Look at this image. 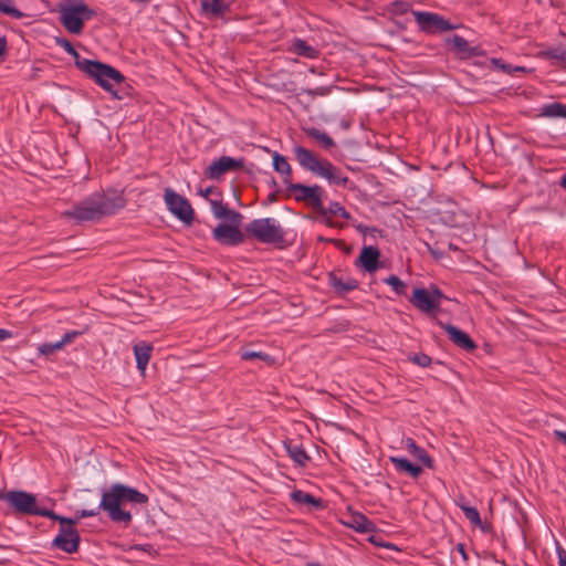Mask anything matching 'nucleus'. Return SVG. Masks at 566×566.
Here are the masks:
<instances>
[{
  "label": "nucleus",
  "instance_id": "3",
  "mask_svg": "<svg viewBox=\"0 0 566 566\" xmlns=\"http://www.w3.org/2000/svg\"><path fill=\"white\" fill-rule=\"evenodd\" d=\"M124 207L125 199L122 196L109 197L104 191H95L75 202L62 216L77 223L98 221L104 217L115 214Z\"/></svg>",
  "mask_w": 566,
  "mask_h": 566
},
{
  "label": "nucleus",
  "instance_id": "25",
  "mask_svg": "<svg viewBox=\"0 0 566 566\" xmlns=\"http://www.w3.org/2000/svg\"><path fill=\"white\" fill-rule=\"evenodd\" d=\"M153 350V346L145 342H140L134 345V354L136 357L137 368L140 371H144L149 363L150 353Z\"/></svg>",
  "mask_w": 566,
  "mask_h": 566
},
{
  "label": "nucleus",
  "instance_id": "49",
  "mask_svg": "<svg viewBox=\"0 0 566 566\" xmlns=\"http://www.w3.org/2000/svg\"><path fill=\"white\" fill-rule=\"evenodd\" d=\"M11 337H12V332L4 329V328H0V342H3Z\"/></svg>",
  "mask_w": 566,
  "mask_h": 566
},
{
  "label": "nucleus",
  "instance_id": "39",
  "mask_svg": "<svg viewBox=\"0 0 566 566\" xmlns=\"http://www.w3.org/2000/svg\"><path fill=\"white\" fill-rule=\"evenodd\" d=\"M391 12L396 14H405L411 10V4L407 1L396 0L391 2Z\"/></svg>",
  "mask_w": 566,
  "mask_h": 566
},
{
  "label": "nucleus",
  "instance_id": "29",
  "mask_svg": "<svg viewBox=\"0 0 566 566\" xmlns=\"http://www.w3.org/2000/svg\"><path fill=\"white\" fill-rule=\"evenodd\" d=\"M273 168L276 172L284 176V179L290 180L292 168L289 164L287 159L280 155L279 153L274 151L273 154Z\"/></svg>",
  "mask_w": 566,
  "mask_h": 566
},
{
  "label": "nucleus",
  "instance_id": "20",
  "mask_svg": "<svg viewBox=\"0 0 566 566\" xmlns=\"http://www.w3.org/2000/svg\"><path fill=\"white\" fill-rule=\"evenodd\" d=\"M210 203L216 218L226 219L230 223H241L242 214L230 209L228 205H224L221 200H210Z\"/></svg>",
  "mask_w": 566,
  "mask_h": 566
},
{
  "label": "nucleus",
  "instance_id": "35",
  "mask_svg": "<svg viewBox=\"0 0 566 566\" xmlns=\"http://www.w3.org/2000/svg\"><path fill=\"white\" fill-rule=\"evenodd\" d=\"M0 12L13 19H22L24 17V14L14 7L13 0H0Z\"/></svg>",
  "mask_w": 566,
  "mask_h": 566
},
{
  "label": "nucleus",
  "instance_id": "28",
  "mask_svg": "<svg viewBox=\"0 0 566 566\" xmlns=\"http://www.w3.org/2000/svg\"><path fill=\"white\" fill-rule=\"evenodd\" d=\"M291 499L298 504H310L315 509L323 507L322 499L315 497L310 493L303 492L301 490H295L291 493Z\"/></svg>",
  "mask_w": 566,
  "mask_h": 566
},
{
  "label": "nucleus",
  "instance_id": "40",
  "mask_svg": "<svg viewBox=\"0 0 566 566\" xmlns=\"http://www.w3.org/2000/svg\"><path fill=\"white\" fill-rule=\"evenodd\" d=\"M332 88L328 86H318L315 88H303L302 93L306 94L307 96L315 97V96H326L331 93Z\"/></svg>",
  "mask_w": 566,
  "mask_h": 566
},
{
  "label": "nucleus",
  "instance_id": "45",
  "mask_svg": "<svg viewBox=\"0 0 566 566\" xmlns=\"http://www.w3.org/2000/svg\"><path fill=\"white\" fill-rule=\"evenodd\" d=\"M455 549L461 555V557L465 564L469 559L468 553L465 551V545L463 543H459V544H457Z\"/></svg>",
  "mask_w": 566,
  "mask_h": 566
},
{
  "label": "nucleus",
  "instance_id": "10",
  "mask_svg": "<svg viewBox=\"0 0 566 566\" xmlns=\"http://www.w3.org/2000/svg\"><path fill=\"white\" fill-rule=\"evenodd\" d=\"M81 536L78 531L73 526H60L59 533L52 542V546L64 553L73 554L78 551Z\"/></svg>",
  "mask_w": 566,
  "mask_h": 566
},
{
  "label": "nucleus",
  "instance_id": "13",
  "mask_svg": "<svg viewBox=\"0 0 566 566\" xmlns=\"http://www.w3.org/2000/svg\"><path fill=\"white\" fill-rule=\"evenodd\" d=\"M293 154L303 169L315 176L318 175L323 167V159H319L313 151L303 146H295L293 148Z\"/></svg>",
  "mask_w": 566,
  "mask_h": 566
},
{
  "label": "nucleus",
  "instance_id": "26",
  "mask_svg": "<svg viewBox=\"0 0 566 566\" xmlns=\"http://www.w3.org/2000/svg\"><path fill=\"white\" fill-rule=\"evenodd\" d=\"M390 461L398 471L407 472L412 478H418L422 473L421 467L413 464L406 458L392 457L390 458Z\"/></svg>",
  "mask_w": 566,
  "mask_h": 566
},
{
  "label": "nucleus",
  "instance_id": "47",
  "mask_svg": "<svg viewBox=\"0 0 566 566\" xmlns=\"http://www.w3.org/2000/svg\"><path fill=\"white\" fill-rule=\"evenodd\" d=\"M557 554H558V566H566V551L558 547Z\"/></svg>",
  "mask_w": 566,
  "mask_h": 566
},
{
  "label": "nucleus",
  "instance_id": "44",
  "mask_svg": "<svg viewBox=\"0 0 566 566\" xmlns=\"http://www.w3.org/2000/svg\"><path fill=\"white\" fill-rule=\"evenodd\" d=\"M81 334H82V332H77V331L67 332L64 334V336L62 337V339L60 342L64 346V345L71 343L75 337L80 336Z\"/></svg>",
  "mask_w": 566,
  "mask_h": 566
},
{
  "label": "nucleus",
  "instance_id": "2",
  "mask_svg": "<svg viewBox=\"0 0 566 566\" xmlns=\"http://www.w3.org/2000/svg\"><path fill=\"white\" fill-rule=\"evenodd\" d=\"M55 43L73 56L75 66L82 73L92 78L103 90L111 93L113 97L117 99L123 98L116 86L125 82V76L117 69L97 60L82 57L66 38H55Z\"/></svg>",
  "mask_w": 566,
  "mask_h": 566
},
{
  "label": "nucleus",
  "instance_id": "7",
  "mask_svg": "<svg viewBox=\"0 0 566 566\" xmlns=\"http://www.w3.org/2000/svg\"><path fill=\"white\" fill-rule=\"evenodd\" d=\"M419 29L428 34L454 30L457 27L451 24L444 17L428 11H411Z\"/></svg>",
  "mask_w": 566,
  "mask_h": 566
},
{
  "label": "nucleus",
  "instance_id": "38",
  "mask_svg": "<svg viewBox=\"0 0 566 566\" xmlns=\"http://www.w3.org/2000/svg\"><path fill=\"white\" fill-rule=\"evenodd\" d=\"M326 210L327 213L332 216H340L345 220H349L352 218L350 213L345 209V207L337 201H332Z\"/></svg>",
  "mask_w": 566,
  "mask_h": 566
},
{
  "label": "nucleus",
  "instance_id": "48",
  "mask_svg": "<svg viewBox=\"0 0 566 566\" xmlns=\"http://www.w3.org/2000/svg\"><path fill=\"white\" fill-rule=\"evenodd\" d=\"M7 39L4 35L0 34V56H4L7 54Z\"/></svg>",
  "mask_w": 566,
  "mask_h": 566
},
{
  "label": "nucleus",
  "instance_id": "15",
  "mask_svg": "<svg viewBox=\"0 0 566 566\" xmlns=\"http://www.w3.org/2000/svg\"><path fill=\"white\" fill-rule=\"evenodd\" d=\"M440 326L447 332L449 339L457 345L458 347L467 350V352H473L476 349V344L474 340L470 337L469 334L461 331L454 325L451 324H443L439 323Z\"/></svg>",
  "mask_w": 566,
  "mask_h": 566
},
{
  "label": "nucleus",
  "instance_id": "21",
  "mask_svg": "<svg viewBox=\"0 0 566 566\" xmlns=\"http://www.w3.org/2000/svg\"><path fill=\"white\" fill-rule=\"evenodd\" d=\"M284 448L289 457L300 467H305L311 459L303 446L294 440L285 441Z\"/></svg>",
  "mask_w": 566,
  "mask_h": 566
},
{
  "label": "nucleus",
  "instance_id": "23",
  "mask_svg": "<svg viewBox=\"0 0 566 566\" xmlns=\"http://www.w3.org/2000/svg\"><path fill=\"white\" fill-rule=\"evenodd\" d=\"M202 13L210 18H222L229 11V4L222 0H202Z\"/></svg>",
  "mask_w": 566,
  "mask_h": 566
},
{
  "label": "nucleus",
  "instance_id": "42",
  "mask_svg": "<svg viewBox=\"0 0 566 566\" xmlns=\"http://www.w3.org/2000/svg\"><path fill=\"white\" fill-rule=\"evenodd\" d=\"M409 359L420 367H428L432 361L431 357L424 353L413 354Z\"/></svg>",
  "mask_w": 566,
  "mask_h": 566
},
{
  "label": "nucleus",
  "instance_id": "1",
  "mask_svg": "<svg viewBox=\"0 0 566 566\" xmlns=\"http://www.w3.org/2000/svg\"><path fill=\"white\" fill-rule=\"evenodd\" d=\"M148 501V495L139 492L137 489L122 483H115L108 490L103 492L98 507L94 510L77 511L76 517L77 520L92 517L97 515L99 510H103L114 523L129 525L133 516L128 511L123 510L120 505L126 502L133 504H147Z\"/></svg>",
  "mask_w": 566,
  "mask_h": 566
},
{
  "label": "nucleus",
  "instance_id": "17",
  "mask_svg": "<svg viewBox=\"0 0 566 566\" xmlns=\"http://www.w3.org/2000/svg\"><path fill=\"white\" fill-rule=\"evenodd\" d=\"M380 251L377 247H364L355 264L366 272L373 273L379 269Z\"/></svg>",
  "mask_w": 566,
  "mask_h": 566
},
{
  "label": "nucleus",
  "instance_id": "8",
  "mask_svg": "<svg viewBox=\"0 0 566 566\" xmlns=\"http://www.w3.org/2000/svg\"><path fill=\"white\" fill-rule=\"evenodd\" d=\"M164 198L168 210L175 217L186 224H191L195 219V212L190 202L185 197L180 196L171 188H167Z\"/></svg>",
  "mask_w": 566,
  "mask_h": 566
},
{
  "label": "nucleus",
  "instance_id": "57",
  "mask_svg": "<svg viewBox=\"0 0 566 566\" xmlns=\"http://www.w3.org/2000/svg\"><path fill=\"white\" fill-rule=\"evenodd\" d=\"M357 229H358L359 231H361V232H365V231L367 230V228H366V227H361V226H358V227H357Z\"/></svg>",
  "mask_w": 566,
  "mask_h": 566
},
{
  "label": "nucleus",
  "instance_id": "33",
  "mask_svg": "<svg viewBox=\"0 0 566 566\" xmlns=\"http://www.w3.org/2000/svg\"><path fill=\"white\" fill-rule=\"evenodd\" d=\"M461 511L463 512L464 516L475 526H479L481 530H485L482 525V521L480 517V513L476 507L468 506L465 504L459 505Z\"/></svg>",
  "mask_w": 566,
  "mask_h": 566
},
{
  "label": "nucleus",
  "instance_id": "12",
  "mask_svg": "<svg viewBox=\"0 0 566 566\" xmlns=\"http://www.w3.org/2000/svg\"><path fill=\"white\" fill-rule=\"evenodd\" d=\"M243 159H235L229 156H222L212 161L206 169L205 175L212 180H219L224 174L242 169Z\"/></svg>",
  "mask_w": 566,
  "mask_h": 566
},
{
  "label": "nucleus",
  "instance_id": "52",
  "mask_svg": "<svg viewBox=\"0 0 566 566\" xmlns=\"http://www.w3.org/2000/svg\"><path fill=\"white\" fill-rule=\"evenodd\" d=\"M329 213H326L325 216H322L323 217V222L328 226V227H337V224L331 219V217H328Z\"/></svg>",
  "mask_w": 566,
  "mask_h": 566
},
{
  "label": "nucleus",
  "instance_id": "30",
  "mask_svg": "<svg viewBox=\"0 0 566 566\" xmlns=\"http://www.w3.org/2000/svg\"><path fill=\"white\" fill-rule=\"evenodd\" d=\"M539 56L548 60H556L566 63V46L557 45L548 48L539 53Z\"/></svg>",
  "mask_w": 566,
  "mask_h": 566
},
{
  "label": "nucleus",
  "instance_id": "32",
  "mask_svg": "<svg viewBox=\"0 0 566 566\" xmlns=\"http://www.w3.org/2000/svg\"><path fill=\"white\" fill-rule=\"evenodd\" d=\"M542 115L547 117H564L566 118V105L554 102L551 104H547L542 109Z\"/></svg>",
  "mask_w": 566,
  "mask_h": 566
},
{
  "label": "nucleus",
  "instance_id": "37",
  "mask_svg": "<svg viewBox=\"0 0 566 566\" xmlns=\"http://www.w3.org/2000/svg\"><path fill=\"white\" fill-rule=\"evenodd\" d=\"M384 283L390 285L397 295H405L407 285L397 275H390L382 280Z\"/></svg>",
  "mask_w": 566,
  "mask_h": 566
},
{
  "label": "nucleus",
  "instance_id": "5",
  "mask_svg": "<svg viewBox=\"0 0 566 566\" xmlns=\"http://www.w3.org/2000/svg\"><path fill=\"white\" fill-rule=\"evenodd\" d=\"M289 196H293L297 202H305L315 209L321 216L327 213L323 205L324 189L318 185L306 186L303 184H293L291 180L284 179Z\"/></svg>",
  "mask_w": 566,
  "mask_h": 566
},
{
  "label": "nucleus",
  "instance_id": "4",
  "mask_svg": "<svg viewBox=\"0 0 566 566\" xmlns=\"http://www.w3.org/2000/svg\"><path fill=\"white\" fill-rule=\"evenodd\" d=\"M249 235L261 243H282L285 231L281 224L273 218L254 219L245 227Z\"/></svg>",
  "mask_w": 566,
  "mask_h": 566
},
{
  "label": "nucleus",
  "instance_id": "55",
  "mask_svg": "<svg viewBox=\"0 0 566 566\" xmlns=\"http://www.w3.org/2000/svg\"><path fill=\"white\" fill-rule=\"evenodd\" d=\"M559 185L566 190V175L562 177Z\"/></svg>",
  "mask_w": 566,
  "mask_h": 566
},
{
  "label": "nucleus",
  "instance_id": "51",
  "mask_svg": "<svg viewBox=\"0 0 566 566\" xmlns=\"http://www.w3.org/2000/svg\"><path fill=\"white\" fill-rule=\"evenodd\" d=\"M216 191V188L214 187H208L206 188L205 190H200V195L205 198H208L211 193H213Z\"/></svg>",
  "mask_w": 566,
  "mask_h": 566
},
{
  "label": "nucleus",
  "instance_id": "19",
  "mask_svg": "<svg viewBox=\"0 0 566 566\" xmlns=\"http://www.w3.org/2000/svg\"><path fill=\"white\" fill-rule=\"evenodd\" d=\"M317 177L326 179L329 184L346 187L349 179L342 169L334 166L329 160L323 159V167Z\"/></svg>",
  "mask_w": 566,
  "mask_h": 566
},
{
  "label": "nucleus",
  "instance_id": "11",
  "mask_svg": "<svg viewBox=\"0 0 566 566\" xmlns=\"http://www.w3.org/2000/svg\"><path fill=\"white\" fill-rule=\"evenodd\" d=\"M239 226L237 223H220L213 229L212 237L223 245H240L244 242V234L239 229Z\"/></svg>",
  "mask_w": 566,
  "mask_h": 566
},
{
  "label": "nucleus",
  "instance_id": "53",
  "mask_svg": "<svg viewBox=\"0 0 566 566\" xmlns=\"http://www.w3.org/2000/svg\"><path fill=\"white\" fill-rule=\"evenodd\" d=\"M268 200L270 202H275L277 200V191H274V192H271L269 196H268Z\"/></svg>",
  "mask_w": 566,
  "mask_h": 566
},
{
  "label": "nucleus",
  "instance_id": "34",
  "mask_svg": "<svg viewBox=\"0 0 566 566\" xmlns=\"http://www.w3.org/2000/svg\"><path fill=\"white\" fill-rule=\"evenodd\" d=\"M293 48L295 53L305 57H314L316 54V50L308 45L306 41L296 39L293 43Z\"/></svg>",
  "mask_w": 566,
  "mask_h": 566
},
{
  "label": "nucleus",
  "instance_id": "9",
  "mask_svg": "<svg viewBox=\"0 0 566 566\" xmlns=\"http://www.w3.org/2000/svg\"><path fill=\"white\" fill-rule=\"evenodd\" d=\"M443 294L439 289L428 291L427 289H415L410 302L419 311L424 313H432L439 308Z\"/></svg>",
  "mask_w": 566,
  "mask_h": 566
},
{
  "label": "nucleus",
  "instance_id": "56",
  "mask_svg": "<svg viewBox=\"0 0 566 566\" xmlns=\"http://www.w3.org/2000/svg\"><path fill=\"white\" fill-rule=\"evenodd\" d=\"M449 249L452 250V251H459V247H457L455 244H453L452 242L449 243Z\"/></svg>",
  "mask_w": 566,
  "mask_h": 566
},
{
  "label": "nucleus",
  "instance_id": "16",
  "mask_svg": "<svg viewBox=\"0 0 566 566\" xmlns=\"http://www.w3.org/2000/svg\"><path fill=\"white\" fill-rule=\"evenodd\" d=\"M60 13L61 23L69 32L80 34L83 31V18L74 6L62 8Z\"/></svg>",
  "mask_w": 566,
  "mask_h": 566
},
{
  "label": "nucleus",
  "instance_id": "43",
  "mask_svg": "<svg viewBox=\"0 0 566 566\" xmlns=\"http://www.w3.org/2000/svg\"><path fill=\"white\" fill-rule=\"evenodd\" d=\"M77 9V12L84 20L92 19L96 13L93 9H91L87 4L81 2L80 4L74 6Z\"/></svg>",
  "mask_w": 566,
  "mask_h": 566
},
{
  "label": "nucleus",
  "instance_id": "31",
  "mask_svg": "<svg viewBox=\"0 0 566 566\" xmlns=\"http://www.w3.org/2000/svg\"><path fill=\"white\" fill-rule=\"evenodd\" d=\"M240 357L242 360L261 359L269 365L274 363V359L269 354L263 353V352L252 350L249 348L241 349Z\"/></svg>",
  "mask_w": 566,
  "mask_h": 566
},
{
  "label": "nucleus",
  "instance_id": "18",
  "mask_svg": "<svg viewBox=\"0 0 566 566\" xmlns=\"http://www.w3.org/2000/svg\"><path fill=\"white\" fill-rule=\"evenodd\" d=\"M328 284L338 296H345L349 292L358 289V281L347 276L346 279L339 276L336 272L332 271L327 275Z\"/></svg>",
  "mask_w": 566,
  "mask_h": 566
},
{
  "label": "nucleus",
  "instance_id": "46",
  "mask_svg": "<svg viewBox=\"0 0 566 566\" xmlns=\"http://www.w3.org/2000/svg\"><path fill=\"white\" fill-rule=\"evenodd\" d=\"M429 253L433 256L434 260H441L443 258V252L434 249L433 247L427 244Z\"/></svg>",
  "mask_w": 566,
  "mask_h": 566
},
{
  "label": "nucleus",
  "instance_id": "54",
  "mask_svg": "<svg viewBox=\"0 0 566 566\" xmlns=\"http://www.w3.org/2000/svg\"><path fill=\"white\" fill-rule=\"evenodd\" d=\"M491 61H492V63H493L494 65H496V66H499V67H501V69H504V67H505L503 64H501V62H502V61H501L500 59H492Z\"/></svg>",
  "mask_w": 566,
  "mask_h": 566
},
{
  "label": "nucleus",
  "instance_id": "22",
  "mask_svg": "<svg viewBox=\"0 0 566 566\" xmlns=\"http://www.w3.org/2000/svg\"><path fill=\"white\" fill-rule=\"evenodd\" d=\"M345 524L359 533H371L376 528L374 522L358 512L350 514L349 520Z\"/></svg>",
  "mask_w": 566,
  "mask_h": 566
},
{
  "label": "nucleus",
  "instance_id": "27",
  "mask_svg": "<svg viewBox=\"0 0 566 566\" xmlns=\"http://www.w3.org/2000/svg\"><path fill=\"white\" fill-rule=\"evenodd\" d=\"M305 134L315 139L324 149H329L335 146L334 139L327 135L325 132L319 130L315 127H310L305 129Z\"/></svg>",
  "mask_w": 566,
  "mask_h": 566
},
{
  "label": "nucleus",
  "instance_id": "14",
  "mask_svg": "<svg viewBox=\"0 0 566 566\" xmlns=\"http://www.w3.org/2000/svg\"><path fill=\"white\" fill-rule=\"evenodd\" d=\"M446 42L462 60L484 55V51L480 46H470L469 42L458 34L447 38Z\"/></svg>",
  "mask_w": 566,
  "mask_h": 566
},
{
  "label": "nucleus",
  "instance_id": "24",
  "mask_svg": "<svg viewBox=\"0 0 566 566\" xmlns=\"http://www.w3.org/2000/svg\"><path fill=\"white\" fill-rule=\"evenodd\" d=\"M405 448L415 455L420 462L423 463L429 469H432L434 463L433 459L428 454V452L419 447L412 438H406L402 440Z\"/></svg>",
  "mask_w": 566,
  "mask_h": 566
},
{
  "label": "nucleus",
  "instance_id": "6",
  "mask_svg": "<svg viewBox=\"0 0 566 566\" xmlns=\"http://www.w3.org/2000/svg\"><path fill=\"white\" fill-rule=\"evenodd\" d=\"M0 500L7 501L15 513L24 515H38L40 509L36 497L25 491L0 492Z\"/></svg>",
  "mask_w": 566,
  "mask_h": 566
},
{
  "label": "nucleus",
  "instance_id": "50",
  "mask_svg": "<svg viewBox=\"0 0 566 566\" xmlns=\"http://www.w3.org/2000/svg\"><path fill=\"white\" fill-rule=\"evenodd\" d=\"M554 436L557 440L566 444V432L562 430H554Z\"/></svg>",
  "mask_w": 566,
  "mask_h": 566
},
{
  "label": "nucleus",
  "instance_id": "36",
  "mask_svg": "<svg viewBox=\"0 0 566 566\" xmlns=\"http://www.w3.org/2000/svg\"><path fill=\"white\" fill-rule=\"evenodd\" d=\"M38 516H44V517H49L54 521H59L61 523V526L62 525L73 526L76 523V520H72L69 517L57 515L54 511L48 510V509H40Z\"/></svg>",
  "mask_w": 566,
  "mask_h": 566
},
{
  "label": "nucleus",
  "instance_id": "41",
  "mask_svg": "<svg viewBox=\"0 0 566 566\" xmlns=\"http://www.w3.org/2000/svg\"><path fill=\"white\" fill-rule=\"evenodd\" d=\"M63 348V345L62 343L59 340L56 343H45V344H42L40 347H39V352L40 354L42 355H45V356H49V355H52L53 353H55L56 350Z\"/></svg>",
  "mask_w": 566,
  "mask_h": 566
}]
</instances>
